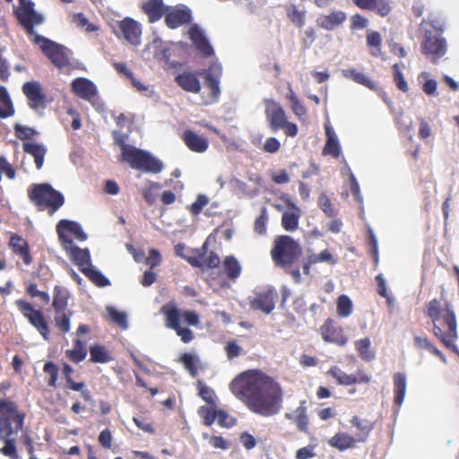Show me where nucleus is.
Listing matches in <instances>:
<instances>
[{"label":"nucleus","instance_id":"62","mask_svg":"<svg viewBox=\"0 0 459 459\" xmlns=\"http://www.w3.org/2000/svg\"><path fill=\"white\" fill-rule=\"evenodd\" d=\"M318 205L320 209L330 218H333L336 215L334 209L332 207L329 197L323 194L318 198Z\"/></svg>","mask_w":459,"mask_h":459},{"label":"nucleus","instance_id":"61","mask_svg":"<svg viewBox=\"0 0 459 459\" xmlns=\"http://www.w3.org/2000/svg\"><path fill=\"white\" fill-rule=\"evenodd\" d=\"M216 419L222 428H231L236 424V420L231 417L226 411L218 410Z\"/></svg>","mask_w":459,"mask_h":459},{"label":"nucleus","instance_id":"60","mask_svg":"<svg viewBox=\"0 0 459 459\" xmlns=\"http://www.w3.org/2000/svg\"><path fill=\"white\" fill-rule=\"evenodd\" d=\"M180 361L184 365L185 368L188 370L192 377H195L198 373L197 367L195 366V358L190 353H184L180 357Z\"/></svg>","mask_w":459,"mask_h":459},{"label":"nucleus","instance_id":"30","mask_svg":"<svg viewBox=\"0 0 459 459\" xmlns=\"http://www.w3.org/2000/svg\"><path fill=\"white\" fill-rule=\"evenodd\" d=\"M175 82L186 91L199 93L201 91L200 81L194 73L184 72L179 74L175 77Z\"/></svg>","mask_w":459,"mask_h":459},{"label":"nucleus","instance_id":"50","mask_svg":"<svg viewBox=\"0 0 459 459\" xmlns=\"http://www.w3.org/2000/svg\"><path fill=\"white\" fill-rule=\"evenodd\" d=\"M352 312V303L351 299L342 294L337 299V314L340 317H347Z\"/></svg>","mask_w":459,"mask_h":459},{"label":"nucleus","instance_id":"59","mask_svg":"<svg viewBox=\"0 0 459 459\" xmlns=\"http://www.w3.org/2000/svg\"><path fill=\"white\" fill-rule=\"evenodd\" d=\"M198 390H199V395L202 397L203 400H204L207 403L210 405L216 407V400L213 391L202 384L201 381H198Z\"/></svg>","mask_w":459,"mask_h":459},{"label":"nucleus","instance_id":"33","mask_svg":"<svg viewBox=\"0 0 459 459\" xmlns=\"http://www.w3.org/2000/svg\"><path fill=\"white\" fill-rule=\"evenodd\" d=\"M342 74L344 78L353 81L354 82L363 85L371 91H377V84L374 82L367 74L354 68L343 69Z\"/></svg>","mask_w":459,"mask_h":459},{"label":"nucleus","instance_id":"5","mask_svg":"<svg viewBox=\"0 0 459 459\" xmlns=\"http://www.w3.org/2000/svg\"><path fill=\"white\" fill-rule=\"evenodd\" d=\"M28 196L39 211L47 210L50 216L58 211L65 203L64 195L49 184L31 185L28 191Z\"/></svg>","mask_w":459,"mask_h":459},{"label":"nucleus","instance_id":"13","mask_svg":"<svg viewBox=\"0 0 459 459\" xmlns=\"http://www.w3.org/2000/svg\"><path fill=\"white\" fill-rule=\"evenodd\" d=\"M192 12L184 4L176 6L168 5L164 15L165 24L169 29H177L180 26L189 24L192 22Z\"/></svg>","mask_w":459,"mask_h":459},{"label":"nucleus","instance_id":"64","mask_svg":"<svg viewBox=\"0 0 459 459\" xmlns=\"http://www.w3.org/2000/svg\"><path fill=\"white\" fill-rule=\"evenodd\" d=\"M203 437L205 439L209 438V443L214 448H220L222 450H227L230 448V442L221 436H211L210 437L208 434H204Z\"/></svg>","mask_w":459,"mask_h":459},{"label":"nucleus","instance_id":"18","mask_svg":"<svg viewBox=\"0 0 459 459\" xmlns=\"http://www.w3.org/2000/svg\"><path fill=\"white\" fill-rule=\"evenodd\" d=\"M188 37L195 48L204 57H211L214 55L213 48L204 35V30L197 24L190 26Z\"/></svg>","mask_w":459,"mask_h":459},{"label":"nucleus","instance_id":"38","mask_svg":"<svg viewBox=\"0 0 459 459\" xmlns=\"http://www.w3.org/2000/svg\"><path fill=\"white\" fill-rule=\"evenodd\" d=\"M15 113L13 100L7 89L0 86V118H8Z\"/></svg>","mask_w":459,"mask_h":459},{"label":"nucleus","instance_id":"4","mask_svg":"<svg viewBox=\"0 0 459 459\" xmlns=\"http://www.w3.org/2000/svg\"><path fill=\"white\" fill-rule=\"evenodd\" d=\"M160 312L165 316V325L176 332L184 343H188L194 339L193 332L181 326L183 320L188 326L199 325V316L194 310H179L175 305L167 304L161 307Z\"/></svg>","mask_w":459,"mask_h":459},{"label":"nucleus","instance_id":"53","mask_svg":"<svg viewBox=\"0 0 459 459\" xmlns=\"http://www.w3.org/2000/svg\"><path fill=\"white\" fill-rule=\"evenodd\" d=\"M13 129L15 136L22 141L31 139L38 134V132L32 127H29L20 124H15L13 126Z\"/></svg>","mask_w":459,"mask_h":459},{"label":"nucleus","instance_id":"15","mask_svg":"<svg viewBox=\"0 0 459 459\" xmlns=\"http://www.w3.org/2000/svg\"><path fill=\"white\" fill-rule=\"evenodd\" d=\"M326 374L336 380L340 385H351L355 384H368L371 381V377L368 375L363 369L359 368L356 374H347L343 372L339 367L333 366L328 369Z\"/></svg>","mask_w":459,"mask_h":459},{"label":"nucleus","instance_id":"36","mask_svg":"<svg viewBox=\"0 0 459 459\" xmlns=\"http://www.w3.org/2000/svg\"><path fill=\"white\" fill-rule=\"evenodd\" d=\"M407 387L406 376L403 373L397 372L394 375V403L400 407L405 397Z\"/></svg>","mask_w":459,"mask_h":459},{"label":"nucleus","instance_id":"63","mask_svg":"<svg viewBox=\"0 0 459 459\" xmlns=\"http://www.w3.org/2000/svg\"><path fill=\"white\" fill-rule=\"evenodd\" d=\"M160 184L157 182H152L148 187L143 190V197L149 204H152L155 202V192L160 189Z\"/></svg>","mask_w":459,"mask_h":459},{"label":"nucleus","instance_id":"58","mask_svg":"<svg viewBox=\"0 0 459 459\" xmlns=\"http://www.w3.org/2000/svg\"><path fill=\"white\" fill-rule=\"evenodd\" d=\"M394 72V81L397 88L403 92H407L409 90L408 83L405 81L398 64H394L392 66Z\"/></svg>","mask_w":459,"mask_h":459},{"label":"nucleus","instance_id":"29","mask_svg":"<svg viewBox=\"0 0 459 459\" xmlns=\"http://www.w3.org/2000/svg\"><path fill=\"white\" fill-rule=\"evenodd\" d=\"M351 424L357 429L354 437L359 443L366 442L374 429L373 422L357 415L351 417Z\"/></svg>","mask_w":459,"mask_h":459},{"label":"nucleus","instance_id":"22","mask_svg":"<svg viewBox=\"0 0 459 459\" xmlns=\"http://www.w3.org/2000/svg\"><path fill=\"white\" fill-rule=\"evenodd\" d=\"M140 8L147 15L148 22L154 23L165 15L168 5L163 0H143Z\"/></svg>","mask_w":459,"mask_h":459},{"label":"nucleus","instance_id":"39","mask_svg":"<svg viewBox=\"0 0 459 459\" xmlns=\"http://www.w3.org/2000/svg\"><path fill=\"white\" fill-rule=\"evenodd\" d=\"M72 316L73 311H71L70 309L55 311V326L61 333L65 334L70 332Z\"/></svg>","mask_w":459,"mask_h":459},{"label":"nucleus","instance_id":"12","mask_svg":"<svg viewBox=\"0 0 459 459\" xmlns=\"http://www.w3.org/2000/svg\"><path fill=\"white\" fill-rule=\"evenodd\" d=\"M322 339L328 343H333L343 347L348 342V337L345 335L343 328L339 325L333 318H327L320 327Z\"/></svg>","mask_w":459,"mask_h":459},{"label":"nucleus","instance_id":"24","mask_svg":"<svg viewBox=\"0 0 459 459\" xmlns=\"http://www.w3.org/2000/svg\"><path fill=\"white\" fill-rule=\"evenodd\" d=\"M287 210L281 216V226L286 231H295L299 228L301 210L290 199L286 200Z\"/></svg>","mask_w":459,"mask_h":459},{"label":"nucleus","instance_id":"37","mask_svg":"<svg viewBox=\"0 0 459 459\" xmlns=\"http://www.w3.org/2000/svg\"><path fill=\"white\" fill-rule=\"evenodd\" d=\"M325 262L331 264H335V260L333 259L332 254L329 252V250L325 249L319 254H312L310 255H307L304 264H303V273L306 275L310 274V267L317 263Z\"/></svg>","mask_w":459,"mask_h":459},{"label":"nucleus","instance_id":"20","mask_svg":"<svg viewBox=\"0 0 459 459\" xmlns=\"http://www.w3.org/2000/svg\"><path fill=\"white\" fill-rule=\"evenodd\" d=\"M421 48L424 55L431 56L433 61H437L446 54V42L443 38L426 36Z\"/></svg>","mask_w":459,"mask_h":459},{"label":"nucleus","instance_id":"51","mask_svg":"<svg viewBox=\"0 0 459 459\" xmlns=\"http://www.w3.org/2000/svg\"><path fill=\"white\" fill-rule=\"evenodd\" d=\"M217 411L218 410H216V407L212 405L201 406L198 409L199 416L203 418L204 424L208 427L211 426L216 420Z\"/></svg>","mask_w":459,"mask_h":459},{"label":"nucleus","instance_id":"11","mask_svg":"<svg viewBox=\"0 0 459 459\" xmlns=\"http://www.w3.org/2000/svg\"><path fill=\"white\" fill-rule=\"evenodd\" d=\"M22 93L28 100V106L35 110H43L47 108V96L42 91V87L39 82L30 81L26 82L22 85Z\"/></svg>","mask_w":459,"mask_h":459},{"label":"nucleus","instance_id":"2","mask_svg":"<svg viewBox=\"0 0 459 459\" xmlns=\"http://www.w3.org/2000/svg\"><path fill=\"white\" fill-rule=\"evenodd\" d=\"M426 315L431 320L433 334L447 349L456 350L458 338L455 314L448 303L433 299L426 305Z\"/></svg>","mask_w":459,"mask_h":459},{"label":"nucleus","instance_id":"49","mask_svg":"<svg viewBox=\"0 0 459 459\" xmlns=\"http://www.w3.org/2000/svg\"><path fill=\"white\" fill-rule=\"evenodd\" d=\"M287 16L290 21L298 28H302L305 25L306 11L299 10L294 4L289 6L286 10Z\"/></svg>","mask_w":459,"mask_h":459},{"label":"nucleus","instance_id":"28","mask_svg":"<svg viewBox=\"0 0 459 459\" xmlns=\"http://www.w3.org/2000/svg\"><path fill=\"white\" fill-rule=\"evenodd\" d=\"M359 9L375 11L381 17H385L391 13V6L387 0H351Z\"/></svg>","mask_w":459,"mask_h":459},{"label":"nucleus","instance_id":"42","mask_svg":"<svg viewBox=\"0 0 459 459\" xmlns=\"http://www.w3.org/2000/svg\"><path fill=\"white\" fill-rule=\"evenodd\" d=\"M306 401H302L299 407L294 411L295 413V423L297 429L305 434L309 433V419L307 413V407L305 406Z\"/></svg>","mask_w":459,"mask_h":459},{"label":"nucleus","instance_id":"23","mask_svg":"<svg viewBox=\"0 0 459 459\" xmlns=\"http://www.w3.org/2000/svg\"><path fill=\"white\" fill-rule=\"evenodd\" d=\"M347 15L343 11L333 10L328 14H321L316 18V25L325 30H333L342 26L346 21Z\"/></svg>","mask_w":459,"mask_h":459},{"label":"nucleus","instance_id":"32","mask_svg":"<svg viewBox=\"0 0 459 459\" xmlns=\"http://www.w3.org/2000/svg\"><path fill=\"white\" fill-rule=\"evenodd\" d=\"M326 142L323 149L324 155H331L333 158H338L341 154V146L338 138L330 124L325 125Z\"/></svg>","mask_w":459,"mask_h":459},{"label":"nucleus","instance_id":"25","mask_svg":"<svg viewBox=\"0 0 459 459\" xmlns=\"http://www.w3.org/2000/svg\"><path fill=\"white\" fill-rule=\"evenodd\" d=\"M63 247L71 261L79 267L81 272L82 268H88L91 265L90 251L87 248H80L74 244L64 246Z\"/></svg>","mask_w":459,"mask_h":459},{"label":"nucleus","instance_id":"3","mask_svg":"<svg viewBox=\"0 0 459 459\" xmlns=\"http://www.w3.org/2000/svg\"><path fill=\"white\" fill-rule=\"evenodd\" d=\"M114 140L121 147V160L127 162L131 168L154 174L162 170L163 164L160 160L145 151L126 144L124 135L115 132Z\"/></svg>","mask_w":459,"mask_h":459},{"label":"nucleus","instance_id":"14","mask_svg":"<svg viewBox=\"0 0 459 459\" xmlns=\"http://www.w3.org/2000/svg\"><path fill=\"white\" fill-rule=\"evenodd\" d=\"M56 233L63 247L74 244L67 233L74 234V237L80 241H84L87 239V234L83 231L82 226L78 222L73 221H59L56 225Z\"/></svg>","mask_w":459,"mask_h":459},{"label":"nucleus","instance_id":"9","mask_svg":"<svg viewBox=\"0 0 459 459\" xmlns=\"http://www.w3.org/2000/svg\"><path fill=\"white\" fill-rule=\"evenodd\" d=\"M15 304L19 311L29 321V323L38 331L45 341L50 339V326L41 309H36L28 301L17 299Z\"/></svg>","mask_w":459,"mask_h":459},{"label":"nucleus","instance_id":"56","mask_svg":"<svg viewBox=\"0 0 459 459\" xmlns=\"http://www.w3.org/2000/svg\"><path fill=\"white\" fill-rule=\"evenodd\" d=\"M73 22L81 28H84L86 32H93L99 30L98 26L91 23L85 15L82 13H76L73 17Z\"/></svg>","mask_w":459,"mask_h":459},{"label":"nucleus","instance_id":"57","mask_svg":"<svg viewBox=\"0 0 459 459\" xmlns=\"http://www.w3.org/2000/svg\"><path fill=\"white\" fill-rule=\"evenodd\" d=\"M171 49L169 47L164 46L162 43L155 46V51L153 57L159 61L163 62L166 65L169 64Z\"/></svg>","mask_w":459,"mask_h":459},{"label":"nucleus","instance_id":"54","mask_svg":"<svg viewBox=\"0 0 459 459\" xmlns=\"http://www.w3.org/2000/svg\"><path fill=\"white\" fill-rule=\"evenodd\" d=\"M268 215L267 210L264 207L260 215L255 219L254 230L259 235H264L267 230Z\"/></svg>","mask_w":459,"mask_h":459},{"label":"nucleus","instance_id":"17","mask_svg":"<svg viewBox=\"0 0 459 459\" xmlns=\"http://www.w3.org/2000/svg\"><path fill=\"white\" fill-rule=\"evenodd\" d=\"M118 29L121 37L133 46H138L141 43L142 25L137 21L130 17H126L118 22Z\"/></svg>","mask_w":459,"mask_h":459},{"label":"nucleus","instance_id":"55","mask_svg":"<svg viewBox=\"0 0 459 459\" xmlns=\"http://www.w3.org/2000/svg\"><path fill=\"white\" fill-rule=\"evenodd\" d=\"M0 452L4 456H8L11 459H18L19 455L17 453L15 440L11 437H6L4 440V446L0 449Z\"/></svg>","mask_w":459,"mask_h":459},{"label":"nucleus","instance_id":"44","mask_svg":"<svg viewBox=\"0 0 459 459\" xmlns=\"http://www.w3.org/2000/svg\"><path fill=\"white\" fill-rule=\"evenodd\" d=\"M82 273L98 287H106L110 283L107 277L91 265L82 268Z\"/></svg>","mask_w":459,"mask_h":459},{"label":"nucleus","instance_id":"43","mask_svg":"<svg viewBox=\"0 0 459 459\" xmlns=\"http://www.w3.org/2000/svg\"><path fill=\"white\" fill-rule=\"evenodd\" d=\"M66 356L74 363H79L82 361L87 356V350L83 342L80 339H76L74 342V348L66 351Z\"/></svg>","mask_w":459,"mask_h":459},{"label":"nucleus","instance_id":"16","mask_svg":"<svg viewBox=\"0 0 459 459\" xmlns=\"http://www.w3.org/2000/svg\"><path fill=\"white\" fill-rule=\"evenodd\" d=\"M277 298L276 290L269 287L264 290L256 292L255 297L250 299L249 305L252 309L259 310L268 315L274 309Z\"/></svg>","mask_w":459,"mask_h":459},{"label":"nucleus","instance_id":"19","mask_svg":"<svg viewBox=\"0 0 459 459\" xmlns=\"http://www.w3.org/2000/svg\"><path fill=\"white\" fill-rule=\"evenodd\" d=\"M222 75V67L220 64H212L204 72V84L210 90V97L212 101L218 100L221 89L220 79Z\"/></svg>","mask_w":459,"mask_h":459},{"label":"nucleus","instance_id":"27","mask_svg":"<svg viewBox=\"0 0 459 459\" xmlns=\"http://www.w3.org/2000/svg\"><path fill=\"white\" fill-rule=\"evenodd\" d=\"M9 246L16 255L22 257L26 265H30L32 263L30 247L25 238L18 234H13L10 238Z\"/></svg>","mask_w":459,"mask_h":459},{"label":"nucleus","instance_id":"10","mask_svg":"<svg viewBox=\"0 0 459 459\" xmlns=\"http://www.w3.org/2000/svg\"><path fill=\"white\" fill-rule=\"evenodd\" d=\"M19 2L21 7L15 11V16L27 34H34V26L42 24L44 17L34 10V3L30 0H19Z\"/></svg>","mask_w":459,"mask_h":459},{"label":"nucleus","instance_id":"40","mask_svg":"<svg viewBox=\"0 0 459 459\" xmlns=\"http://www.w3.org/2000/svg\"><path fill=\"white\" fill-rule=\"evenodd\" d=\"M354 345L359 358L362 360L370 362L375 359L376 352L371 350V341L368 337L357 340Z\"/></svg>","mask_w":459,"mask_h":459},{"label":"nucleus","instance_id":"35","mask_svg":"<svg viewBox=\"0 0 459 459\" xmlns=\"http://www.w3.org/2000/svg\"><path fill=\"white\" fill-rule=\"evenodd\" d=\"M70 293L65 287L56 285L53 290L52 307L54 311L68 309Z\"/></svg>","mask_w":459,"mask_h":459},{"label":"nucleus","instance_id":"45","mask_svg":"<svg viewBox=\"0 0 459 459\" xmlns=\"http://www.w3.org/2000/svg\"><path fill=\"white\" fill-rule=\"evenodd\" d=\"M91 361L94 363H107L112 359L107 349L100 344L92 345L90 348Z\"/></svg>","mask_w":459,"mask_h":459},{"label":"nucleus","instance_id":"8","mask_svg":"<svg viewBox=\"0 0 459 459\" xmlns=\"http://www.w3.org/2000/svg\"><path fill=\"white\" fill-rule=\"evenodd\" d=\"M264 114L272 132L281 129L287 136L295 137L298 134L297 125L288 121L286 112L279 102L267 99L264 100Z\"/></svg>","mask_w":459,"mask_h":459},{"label":"nucleus","instance_id":"7","mask_svg":"<svg viewBox=\"0 0 459 459\" xmlns=\"http://www.w3.org/2000/svg\"><path fill=\"white\" fill-rule=\"evenodd\" d=\"M27 35L33 37L31 41L39 46L41 52L56 68L63 70L71 66L69 50L65 47L37 34L35 30L34 34Z\"/></svg>","mask_w":459,"mask_h":459},{"label":"nucleus","instance_id":"47","mask_svg":"<svg viewBox=\"0 0 459 459\" xmlns=\"http://www.w3.org/2000/svg\"><path fill=\"white\" fill-rule=\"evenodd\" d=\"M382 37L378 31H370L367 35V46L373 56H379L381 51Z\"/></svg>","mask_w":459,"mask_h":459},{"label":"nucleus","instance_id":"41","mask_svg":"<svg viewBox=\"0 0 459 459\" xmlns=\"http://www.w3.org/2000/svg\"><path fill=\"white\" fill-rule=\"evenodd\" d=\"M223 271L227 278L230 281H236L241 273V266L238 261L233 255H228L224 258Z\"/></svg>","mask_w":459,"mask_h":459},{"label":"nucleus","instance_id":"52","mask_svg":"<svg viewBox=\"0 0 459 459\" xmlns=\"http://www.w3.org/2000/svg\"><path fill=\"white\" fill-rule=\"evenodd\" d=\"M43 371L48 376V385L56 387L59 372L58 367L54 362L48 361L43 367Z\"/></svg>","mask_w":459,"mask_h":459},{"label":"nucleus","instance_id":"34","mask_svg":"<svg viewBox=\"0 0 459 459\" xmlns=\"http://www.w3.org/2000/svg\"><path fill=\"white\" fill-rule=\"evenodd\" d=\"M24 152L31 155L34 159L36 168L40 169L43 166L45 156L47 153V148L42 144L37 143H23Z\"/></svg>","mask_w":459,"mask_h":459},{"label":"nucleus","instance_id":"31","mask_svg":"<svg viewBox=\"0 0 459 459\" xmlns=\"http://www.w3.org/2000/svg\"><path fill=\"white\" fill-rule=\"evenodd\" d=\"M357 443L355 437L347 432H337L328 440L329 446L339 451L354 448Z\"/></svg>","mask_w":459,"mask_h":459},{"label":"nucleus","instance_id":"26","mask_svg":"<svg viewBox=\"0 0 459 459\" xmlns=\"http://www.w3.org/2000/svg\"><path fill=\"white\" fill-rule=\"evenodd\" d=\"M182 140L187 148L195 152L203 153L209 147V143L205 137L197 134L190 129L183 132Z\"/></svg>","mask_w":459,"mask_h":459},{"label":"nucleus","instance_id":"6","mask_svg":"<svg viewBox=\"0 0 459 459\" xmlns=\"http://www.w3.org/2000/svg\"><path fill=\"white\" fill-rule=\"evenodd\" d=\"M300 245L290 236L281 235L274 238L271 256L278 267H291L301 255Z\"/></svg>","mask_w":459,"mask_h":459},{"label":"nucleus","instance_id":"48","mask_svg":"<svg viewBox=\"0 0 459 459\" xmlns=\"http://www.w3.org/2000/svg\"><path fill=\"white\" fill-rule=\"evenodd\" d=\"M289 90L290 92L287 96V99L290 103L291 110L296 117H298L299 119H303L307 117V110L306 107L299 101L290 86L289 87Z\"/></svg>","mask_w":459,"mask_h":459},{"label":"nucleus","instance_id":"46","mask_svg":"<svg viewBox=\"0 0 459 459\" xmlns=\"http://www.w3.org/2000/svg\"><path fill=\"white\" fill-rule=\"evenodd\" d=\"M414 344L418 349L427 350L433 355L438 357L443 361H446V358L441 351H439L427 337L414 336Z\"/></svg>","mask_w":459,"mask_h":459},{"label":"nucleus","instance_id":"21","mask_svg":"<svg viewBox=\"0 0 459 459\" xmlns=\"http://www.w3.org/2000/svg\"><path fill=\"white\" fill-rule=\"evenodd\" d=\"M72 91L79 98L85 100H91L98 93L96 85L89 79L78 77L71 83Z\"/></svg>","mask_w":459,"mask_h":459},{"label":"nucleus","instance_id":"1","mask_svg":"<svg viewBox=\"0 0 459 459\" xmlns=\"http://www.w3.org/2000/svg\"><path fill=\"white\" fill-rule=\"evenodd\" d=\"M230 388L250 411L262 417L274 416L282 408L284 391L281 384L260 369L242 372Z\"/></svg>","mask_w":459,"mask_h":459}]
</instances>
